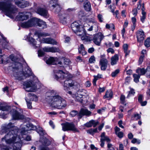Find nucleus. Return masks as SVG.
Segmentation results:
<instances>
[{"instance_id": "nucleus-25", "label": "nucleus", "mask_w": 150, "mask_h": 150, "mask_svg": "<svg viewBox=\"0 0 150 150\" xmlns=\"http://www.w3.org/2000/svg\"><path fill=\"white\" fill-rule=\"evenodd\" d=\"M67 15L65 14H64L61 15L60 17V23L64 25L66 24L67 23Z\"/></svg>"}, {"instance_id": "nucleus-10", "label": "nucleus", "mask_w": 150, "mask_h": 150, "mask_svg": "<svg viewBox=\"0 0 150 150\" xmlns=\"http://www.w3.org/2000/svg\"><path fill=\"white\" fill-rule=\"evenodd\" d=\"M48 5L52 9L54 10L56 12H59L61 8L57 0H50Z\"/></svg>"}, {"instance_id": "nucleus-40", "label": "nucleus", "mask_w": 150, "mask_h": 150, "mask_svg": "<svg viewBox=\"0 0 150 150\" xmlns=\"http://www.w3.org/2000/svg\"><path fill=\"white\" fill-rule=\"evenodd\" d=\"M37 131L40 135H45L46 134L45 131L41 127H39V129H37Z\"/></svg>"}, {"instance_id": "nucleus-5", "label": "nucleus", "mask_w": 150, "mask_h": 150, "mask_svg": "<svg viewBox=\"0 0 150 150\" xmlns=\"http://www.w3.org/2000/svg\"><path fill=\"white\" fill-rule=\"evenodd\" d=\"M71 27L73 31L78 35H83L85 34V29L76 21L71 24Z\"/></svg>"}, {"instance_id": "nucleus-7", "label": "nucleus", "mask_w": 150, "mask_h": 150, "mask_svg": "<svg viewBox=\"0 0 150 150\" xmlns=\"http://www.w3.org/2000/svg\"><path fill=\"white\" fill-rule=\"evenodd\" d=\"M38 20L37 18H33L26 21L22 23L21 25L22 28H24L31 27L37 24V23Z\"/></svg>"}, {"instance_id": "nucleus-20", "label": "nucleus", "mask_w": 150, "mask_h": 150, "mask_svg": "<svg viewBox=\"0 0 150 150\" xmlns=\"http://www.w3.org/2000/svg\"><path fill=\"white\" fill-rule=\"evenodd\" d=\"M41 43L50 44L52 45H56L57 42L51 38H43L41 41Z\"/></svg>"}, {"instance_id": "nucleus-39", "label": "nucleus", "mask_w": 150, "mask_h": 150, "mask_svg": "<svg viewBox=\"0 0 150 150\" xmlns=\"http://www.w3.org/2000/svg\"><path fill=\"white\" fill-rule=\"evenodd\" d=\"M128 45L127 44H124L123 46V48L125 52V56H126L128 55L129 53V52L128 51Z\"/></svg>"}, {"instance_id": "nucleus-1", "label": "nucleus", "mask_w": 150, "mask_h": 150, "mask_svg": "<svg viewBox=\"0 0 150 150\" xmlns=\"http://www.w3.org/2000/svg\"><path fill=\"white\" fill-rule=\"evenodd\" d=\"M1 134H3L6 133L4 137L2 139V142L5 141L7 144H11L13 149L8 148L6 146H3L0 147V150H20L22 145V142L20 137L19 130L13 124L10 122L8 124H4L1 127ZM36 129V127L32 124L28 125L26 127L22 128L20 130L21 135L25 134L27 131Z\"/></svg>"}, {"instance_id": "nucleus-60", "label": "nucleus", "mask_w": 150, "mask_h": 150, "mask_svg": "<svg viewBox=\"0 0 150 150\" xmlns=\"http://www.w3.org/2000/svg\"><path fill=\"white\" fill-rule=\"evenodd\" d=\"M143 99V96L142 95H139L138 97V100L140 103L142 101Z\"/></svg>"}, {"instance_id": "nucleus-61", "label": "nucleus", "mask_w": 150, "mask_h": 150, "mask_svg": "<svg viewBox=\"0 0 150 150\" xmlns=\"http://www.w3.org/2000/svg\"><path fill=\"white\" fill-rule=\"evenodd\" d=\"M92 126L94 127H95L96 125L98 124V121H95L94 120H92Z\"/></svg>"}, {"instance_id": "nucleus-49", "label": "nucleus", "mask_w": 150, "mask_h": 150, "mask_svg": "<svg viewBox=\"0 0 150 150\" xmlns=\"http://www.w3.org/2000/svg\"><path fill=\"white\" fill-rule=\"evenodd\" d=\"M9 108L10 107L7 106H0V110L3 111H8Z\"/></svg>"}, {"instance_id": "nucleus-47", "label": "nucleus", "mask_w": 150, "mask_h": 150, "mask_svg": "<svg viewBox=\"0 0 150 150\" xmlns=\"http://www.w3.org/2000/svg\"><path fill=\"white\" fill-rule=\"evenodd\" d=\"M144 45L146 47H149L150 46V38H148L144 42Z\"/></svg>"}, {"instance_id": "nucleus-8", "label": "nucleus", "mask_w": 150, "mask_h": 150, "mask_svg": "<svg viewBox=\"0 0 150 150\" xmlns=\"http://www.w3.org/2000/svg\"><path fill=\"white\" fill-rule=\"evenodd\" d=\"M63 86L64 89L65 91H67L69 90V87H75L78 88L79 84L75 81H73L71 79H69L64 81Z\"/></svg>"}, {"instance_id": "nucleus-64", "label": "nucleus", "mask_w": 150, "mask_h": 150, "mask_svg": "<svg viewBox=\"0 0 150 150\" xmlns=\"http://www.w3.org/2000/svg\"><path fill=\"white\" fill-rule=\"evenodd\" d=\"M39 150H50L48 147L40 146L39 148Z\"/></svg>"}, {"instance_id": "nucleus-46", "label": "nucleus", "mask_w": 150, "mask_h": 150, "mask_svg": "<svg viewBox=\"0 0 150 150\" xmlns=\"http://www.w3.org/2000/svg\"><path fill=\"white\" fill-rule=\"evenodd\" d=\"M86 25V24H84L83 27L84 28V29H85V30L86 29L89 31H91L93 30V25H91L90 27L88 28V27ZM85 31L86 32L85 30Z\"/></svg>"}, {"instance_id": "nucleus-33", "label": "nucleus", "mask_w": 150, "mask_h": 150, "mask_svg": "<svg viewBox=\"0 0 150 150\" xmlns=\"http://www.w3.org/2000/svg\"><path fill=\"white\" fill-rule=\"evenodd\" d=\"M146 72V71L144 68H138L136 70V72L140 76L144 74Z\"/></svg>"}, {"instance_id": "nucleus-2", "label": "nucleus", "mask_w": 150, "mask_h": 150, "mask_svg": "<svg viewBox=\"0 0 150 150\" xmlns=\"http://www.w3.org/2000/svg\"><path fill=\"white\" fill-rule=\"evenodd\" d=\"M15 67H13V76L15 79L21 80L32 76L34 79L33 81H27L24 83L23 88L28 92H34L37 89L36 83L38 81L37 78L31 71V69L28 67L24 71L23 69L22 64L19 62H15Z\"/></svg>"}, {"instance_id": "nucleus-36", "label": "nucleus", "mask_w": 150, "mask_h": 150, "mask_svg": "<svg viewBox=\"0 0 150 150\" xmlns=\"http://www.w3.org/2000/svg\"><path fill=\"white\" fill-rule=\"evenodd\" d=\"M28 98L29 100L36 101L38 100L37 97L35 95H33L31 93H29L28 95Z\"/></svg>"}, {"instance_id": "nucleus-6", "label": "nucleus", "mask_w": 150, "mask_h": 150, "mask_svg": "<svg viewBox=\"0 0 150 150\" xmlns=\"http://www.w3.org/2000/svg\"><path fill=\"white\" fill-rule=\"evenodd\" d=\"M61 125L62 126V129L64 131L71 130L75 132H79L78 129L73 123L66 122L62 124Z\"/></svg>"}, {"instance_id": "nucleus-21", "label": "nucleus", "mask_w": 150, "mask_h": 150, "mask_svg": "<svg viewBox=\"0 0 150 150\" xmlns=\"http://www.w3.org/2000/svg\"><path fill=\"white\" fill-rule=\"evenodd\" d=\"M30 34H29L27 36L26 40L29 42L30 44L33 46L34 47H38V46L36 45V41L33 38L30 37Z\"/></svg>"}, {"instance_id": "nucleus-19", "label": "nucleus", "mask_w": 150, "mask_h": 150, "mask_svg": "<svg viewBox=\"0 0 150 150\" xmlns=\"http://www.w3.org/2000/svg\"><path fill=\"white\" fill-rule=\"evenodd\" d=\"M136 37L138 42H141L142 41L145 37L144 31L142 30H138L137 32Z\"/></svg>"}, {"instance_id": "nucleus-30", "label": "nucleus", "mask_w": 150, "mask_h": 150, "mask_svg": "<svg viewBox=\"0 0 150 150\" xmlns=\"http://www.w3.org/2000/svg\"><path fill=\"white\" fill-rule=\"evenodd\" d=\"M83 21L86 23L88 22L93 23L95 24L94 25H96V21L94 20V18H89L86 17V18L84 19Z\"/></svg>"}, {"instance_id": "nucleus-54", "label": "nucleus", "mask_w": 150, "mask_h": 150, "mask_svg": "<svg viewBox=\"0 0 150 150\" xmlns=\"http://www.w3.org/2000/svg\"><path fill=\"white\" fill-rule=\"evenodd\" d=\"M132 142L133 143H137V144H139L140 143V140L136 139L134 138L132 141Z\"/></svg>"}, {"instance_id": "nucleus-11", "label": "nucleus", "mask_w": 150, "mask_h": 150, "mask_svg": "<svg viewBox=\"0 0 150 150\" xmlns=\"http://www.w3.org/2000/svg\"><path fill=\"white\" fill-rule=\"evenodd\" d=\"M104 37V36L101 33H99L94 36L93 41L96 45L100 46L101 40Z\"/></svg>"}, {"instance_id": "nucleus-29", "label": "nucleus", "mask_w": 150, "mask_h": 150, "mask_svg": "<svg viewBox=\"0 0 150 150\" xmlns=\"http://www.w3.org/2000/svg\"><path fill=\"white\" fill-rule=\"evenodd\" d=\"M105 133L104 132H103L101 134L100 136L101 140H103L104 142L106 141L108 143L110 142V139L108 137L105 136Z\"/></svg>"}, {"instance_id": "nucleus-44", "label": "nucleus", "mask_w": 150, "mask_h": 150, "mask_svg": "<svg viewBox=\"0 0 150 150\" xmlns=\"http://www.w3.org/2000/svg\"><path fill=\"white\" fill-rule=\"evenodd\" d=\"M133 76L134 78V81L136 83H137L139 81V79L140 77V76L139 75H137L136 74H134L133 75Z\"/></svg>"}, {"instance_id": "nucleus-32", "label": "nucleus", "mask_w": 150, "mask_h": 150, "mask_svg": "<svg viewBox=\"0 0 150 150\" xmlns=\"http://www.w3.org/2000/svg\"><path fill=\"white\" fill-rule=\"evenodd\" d=\"M78 15L79 18H80L82 20H83V21H84V19L86 18L85 13L83 11H80L78 13Z\"/></svg>"}, {"instance_id": "nucleus-38", "label": "nucleus", "mask_w": 150, "mask_h": 150, "mask_svg": "<svg viewBox=\"0 0 150 150\" xmlns=\"http://www.w3.org/2000/svg\"><path fill=\"white\" fill-rule=\"evenodd\" d=\"M86 33L83 35H80L82 36L81 39L82 40H84L86 42H90L91 40V38L85 35Z\"/></svg>"}, {"instance_id": "nucleus-55", "label": "nucleus", "mask_w": 150, "mask_h": 150, "mask_svg": "<svg viewBox=\"0 0 150 150\" xmlns=\"http://www.w3.org/2000/svg\"><path fill=\"white\" fill-rule=\"evenodd\" d=\"M144 57V55H142L139 57V64H141L143 62Z\"/></svg>"}, {"instance_id": "nucleus-26", "label": "nucleus", "mask_w": 150, "mask_h": 150, "mask_svg": "<svg viewBox=\"0 0 150 150\" xmlns=\"http://www.w3.org/2000/svg\"><path fill=\"white\" fill-rule=\"evenodd\" d=\"M118 59L119 57L117 54H115L111 58V65H113L116 64Z\"/></svg>"}, {"instance_id": "nucleus-28", "label": "nucleus", "mask_w": 150, "mask_h": 150, "mask_svg": "<svg viewBox=\"0 0 150 150\" xmlns=\"http://www.w3.org/2000/svg\"><path fill=\"white\" fill-rule=\"evenodd\" d=\"M112 97V93L110 90L107 91L105 93V95L104 96V98H108L110 99Z\"/></svg>"}, {"instance_id": "nucleus-58", "label": "nucleus", "mask_w": 150, "mask_h": 150, "mask_svg": "<svg viewBox=\"0 0 150 150\" xmlns=\"http://www.w3.org/2000/svg\"><path fill=\"white\" fill-rule=\"evenodd\" d=\"M108 150H115L114 148L112 146V144H111L108 143Z\"/></svg>"}, {"instance_id": "nucleus-4", "label": "nucleus", "mask_w": 150, "mask_h": 150, "mask_svg": "<svg viewBox=\"0 0 150 150\" xmlns=\"http://www.w3.org/2000/svg\"><path fill=\"white\" fill-rule=\"evenodd\" d=\"M5 1L4 2H1L0 1V10L4 12L9 17L13 18V14L15 13L16 9H14L13 6L11 4L10 0Z\"/></svg>"}, {"instance_id": "nucleus-59", "label": "nucleus", "mask_w": 150, "mask_h": 150, "mask_svg": "<svg viewBox=\"0 0 150 150\" xmlns=\"http://www.w3.org/2000/svg\"><path fill=\"white\" fill-rule=\"evenodd\" d=\"M44 54V52L41 50H39L38 51V56L39 57L43 56Z\"/></svg>"}, {"instance_id": "nucleus-63", "label": "nucleus", "mask_w": 150, "mask_h": 150, "mask_svg": "<svg viewBox=\"0 0 150 150\" xmlns=\"http://www.w3.org/2000/svg\"><path fill=\"white\" fill-rule=\"evenodd\" d=\"M132 22L133 23L134 26L135 27V23L136 21V19L134 17L132 18Z\"/></svg>"}, {"instance_id": "nucleus-53", "label": "nucleus", "mask_w": 150, "mask_h": 150, "mask_svg": "<svg viewBox=\"0 0 150 150\" xmlns=\"http://www.w3.org/2000/svg\"><path fill=\"white\" fill-rule=\"evenodd\" d=\"M84 125L88 127H92V120L89 121L88 122L85 124Z\"/></svg>"}, {"instance_id": "nucleus-51", "label": "nucleus", "mask_w": 150, "mask_h": 150, "mask_svg": "<svg viewBox=\"0 0 150 150\" xmlns=\"http://www.w3.org/2000/svg\"><path fill=\"white\" fill-rule=\"evenodd\" d=\"M120 72V70L119 69L116 70L112 72L111 74V76L113 77L115 76Z\"/></svg>"}, {"instance_id": "nucleus-14", "label": "nucleus", "mask_w": 150, "mask_h": 150, "mask_svg": "<svg viewBox=\"0 0 150 150\" xmlns=\"http://www.w3.org/2000/svg\"><path fill=\"white\" fill-rule=\"evenodd\" d=\"M0 39L1 41L0 42V47L5 49H8V47L9 46V43L6 40L5 38L4 37L3 35H0Z\"/></svg>"}, {"instance_id": "nucleus-35", "label": "nucleus", "mask_w": 150, "mask_h": 150, "mask_svg": "<svg viewBox=\"0 0 150 150\" xmlns=\"http://www.w3.org/2000/svg\"><path fill=\"white\" fill-rule=\"evenodd\" d=\"M7 58V56L4 55H0V63L5 64V63L7 62V60H4V59H6Z\"/></svg>"}, {"instance_id": "nucleus-31", "label": "nucleus", "mask_w": 150, "mask_h": 150, "mask_svg": "<svg viewBox=\"0 0 150 150\" xmlns=\"http://www.w3.org/2000/svg\"><path fill=\"white\" fill-rule=\"evenodd\" d=\"M57 59V58H54L53 57H50L46 61V63L47 64H53L55 63V61Z\"/></svg>"}, {"instance_id": "nucleus-56", "label": "nucleus", "mask_w": 150, "mask_h": 150, "mask_svg": "<svg viewBox=\"0 0 150 150\" xmlns=\"http://www.w3.org/2000/svg\"><path fill=\"white\" fill-rule=\"evenodd\" d=\"M94 78L93 80V84L94 85H96V82L97 80L99 79L98 77L97 76H94Z\"/></svg>"}, {"instance_id": "nucleus-48", "label": "nucleus", "mask_w": 150, "mask_h": 150, "mask_svg": "<svg viewBox=\"0 0 150 150\" xmlns=\"http://www.w3.org/2000/svg\"><path fill=\"white\" fill-rule=\"evenodd\" d=\"M135 93V92L134 90L132 88H131L130 91L129 92V93L127 95V97H129L132 95L133 96Z\"/></svg>"}, {"instance_id": "nucleus-13", "label": "nucleus", "mask_w": 150, "mask_h": 150, "mask_svg": "<svg viewBox=\"0 0 150 150\" xmlns=\"http://www.w3.org/2000/svg\"><path fill=\"white\" fill-rule=\"evenodd\" d=\"M35 11L37 13L45 18H47L49 17L47 11L45 8L38 7L36 9Z\"/></svg>"}, {"instance_id": "nucleus-22", "label": "nucleus", "mask_w": 150, "mask_h": 150, "mask_svg": "<svg viewBox=\"0 0 150 150\" xmlns=\"http://www.w3.org/2000/svg\"><path fill=\"white\" fill-rule=\"evenodd\" d=\"M43 50L45 52H58L59 51V49L55 47H45L43 48Z\"/></svg>"}, {"instance_id": "nucleus-57", "label": "nucleus", "mask_w": 150, "mask_h": 150, "mask_svg": "<svg viewBox=\"0 0 150 150\" xmlns=\"http://www.w3.org/2000/svg\"><path fill=\"white\" fill-rule=\"evenodd\" d=\"M116 134L119 138H122L123 136V133L122 132H119Z\"/></svg>"}, {"instance_id": "nucleus-41", "label": "nucleus", "mask_w": 150, "mask_h": 150, "mask_svg": "<svg viewBox=\"0 0 150 150\" xmlns=\"http://www.w3.org/2000/svg\"><path fill=\"white\" fill-rule=\"evenodd\" d=\"M141 116L138 113L134 114L133 116L131 117V119L132 120H137L140 119Z\"/></svg>"}, {"instance_id": "nucleus-23", "label": "nucleus", "mask_w": 150, "mask_h": 150, "mask_svg": "<svg viewBox=\"0 0 150 150\" xmlns=\"http://www.w3.org/2000/svg\"><path fill=\"white\" fill-rule=\"evenodd\" d=\"M72 97L74 98H75L77 101L82 103L83 101V96L82 95L78 93H75V94L72 95Z\"/></svg>"}, {"instance_id": "nucleus-3", "label": "nucleus", "mask_w": 150, "mask_h": 150, "mask_svg": "<svg viewBox=\"0 0 150 150\" xmlns=\"http://www.w3.org/2000/svg\"><path fill=\"white\" fill-rule=\"evenodd\" d=\"M45 99L51 107L54 109L62 110L67 106L66 101L59 95L55 90L48 91L46 93Z\"/></svg>"}, {"instance_id": "nucleus-24", "label": "nucleus", "mask_w": 150, "mask_h": 150, "mask_svg": "<svg viewBox=\"0 0 150 150\" xmlns=\"http://www.w3.org/2000/svg\"><path fill=\"white\" fill-rule=\"evenodd\" d=\"M83 6L85 10L87 11H89L91 9V4L89 1L86 0L83 4Z\"/></svg>"}, {"instance_id": "nucleus-17", "label": "nucleus", "mask_w": 150, "mask_h": 150, "mask_svg": "<svg viewBox=\"0 0 150 150\" xmlns=\"http://www.w3.org/2000/svg\"><path fill=\"white\" fill-rule=\"evenodd\" d=\"M91 114V112L87 109L85 108H81L79 113L78 115L79 118H81L83 116L86 115L89 116Z\"/></svg>"}, {"instance_id": "nucleus-27", "label": "nucleus", "mask_w": 150, "mask_h": 150, "mask_svg": "<svg viewBox=\"0 0 150 150\" xmlns=\"http://www.w3.org/2000/svg\"><path fill=\"white\" fill-rule=\"evenodd\" d=\"M38 20L37 23V24L38 26L42 27L43 28H45L47 27L46 24L45 22L39 19L38 18Z\"/></svg>"}, {"instance_id": "nucleus-34", "label": "nucleus", "mask_w": 150, "mask_h": 150, "mask_svg": "<svg viewBox=\"0 0 150 150\" xmlns=\"http://www.w3.org/2000/svg\"><path fill=\"white\" fill-rule=\"evenodd\" d=\"M38 35L39 38H40L42 37H46L49 36V34L47 33L42 32H36L35 33Z\"/></svg>"}, {"instance_id": "nucleus-16", "label": "nucleus", "mask_w": 150, "mask_h": 150, "mask_svg": "<svg viewBox=\"0 0 150 150\" xmlns=\"http://www.w3.org/2000/svg\"><path fill=\"white\" fill-rule=\"evenodd\" d=\"M15 4L21 8H24L29 6V3L22 0H14Z\"/></svg>"}, {"instance_id": "nucleus-45", "label": "nucleus", "mask_w": 150, "mask_h": 150, "mask_svg": "<svg viewBox=\"0 0 150 150\" xmlns=\"http://www.w3.org/2000/svg\"><path fill=\"white\" fill-rule=\"evenodd\" d=\"M142 16L141 18V20L142 23H144L146 18V12L145 11H143L142 12Z\"/></svg>"}, {"instance_id": "nucleus-37", "label": "nucleus", "mask_w": 150, "mask_h": 150, "mask_svg": "<svg viewBox=\"0 0 150 150\" xmlns=\"http://www.w3.org/2000/svg\"><path fill=\"white\" fill-rule=\"evenodd\" d=\"M79 51L80 53H81L83 55H85L86 54V52L85 50V48L83 45L81 44L80 45V47L79 49Z\"/></svg>"}, {"instance_id": "nucleus-9", "label": "nucleus", "mask_w": 150, "mask_h": 150, "mask_svg": "<svg viewBox=\"0 0 150 150\" xmlns=\"http://www.w3.org/2000/svg\"><path fill=\"white\" fill-rule=\"evenodd\" d=\"M11 113L14 120L22 119L24 118V116L22 114V110L19 108H17L15 110H11Z\"/></svg>"}, {"instance_id": "nucleus-42", "label": "nucleus", "mask_w": 150, "mask_h": 150, "mask_svg": "<svg viewBox=\"0 0 150 150\" xmlns=\"http://www.w3.org/2000/svg\"><path fill=\"white\" fill-rule=\"evenodd\" d=\"M25 100L27 103L28 108L29 109H31L32 107L31 100H29V99L27 97L25 98Z\"/></svg>"}, {"instance_id": "nucleus-43", "label": "nucleus", "mask_w": 150, "mask_h": 150, "mask_svg": "<svg viewBox=\"0 0 150 150\" xmlns=\"http://www.w3.org/2000/svg\"><path fill=\"white\" fill-rule=\"evenodd\" d=\"M105 27L106 28L110 29V30L115 29V26L113 24H107L106 25Z\"/></svg>"}, {"instance_id": "nucleus-62", "label": "nucleus", "mask_w": 150, "mask_h": 150, "mask_svg": "<svg viewBox=\"0 0 150 150\" xmlns=\"http://www.w3.org/2000/svg\"><path fill=\"white\" fill-rule=\"evenodd\" d=\"M98 18L99 21L102 22L103 20V18L102 15L100 14H99L98 16Z\"/></svg>"}, {"instance_id": "nucleus-52", "label": "nucleus", "mask_w": 150, "mask_h": 150, "mask_svg": "<svg viewBox=\"0 0 150 150\" xmlns=\"http://www.w3.org/2000/svg\"><path fill=\"white\" fill-rule=\"evenodd\" d=\"M78 113L77 111L73 110L70 112V115L72 117H74L76 115H78Z\"/></svg>"}, {"instance_id": "nucleus-18", "label": "nucleus", "mask_w": 150, "mask_h": 150, "mask_svg": "<svg viewBox=\"0 0 150 150\" xmlns=\"http://www.w3.org/2000/svg\"><path fill=\"white\" fill-rule=\"evenodd\" d=\"M108 64V61L106 59L101 58L100 61V65L101 66V69L103 71L105 70L107 67Z\"/></svg>"}, {"instance_id": "nucleus-50", "label": "nucleus", "mask_w": 150, "mask_h": 150, "mask_svg": "<svg viewBox=\"0 0 150 150\" xmlns=\"http://www.w3.org/2000/svg\"><path fill=\"white\" fill-rule=\"evenodd\" d=\"M95 61V58L94 56H91L89 59V62L90 63H94Z\"/></svg>"}, {"instance_id": "nucleus-15", "label": "nucleus", "mask_w": 150, "mask_h": 150, "mask_svg": "<svg viewBox=\"0 0 150 150\" xmlns=\"http://www.w3.org/2000/svg\"><path fill=\"white\" fill-rule=\"evenodd\" d=\"M30 13L29 12H21L17 16L18 19L20 21H24L27 19Z\"/></svg>"}, {"instance_id": "nucleus-12", "label": "nucleus", "mask_w": 150, "mask_h": 150, "mask_svg": "<svg viewBox=\"0 0 150 150\" xmlns=\"http://www.w3.org/2000/svg\"><path fill=\"white\" fill-rule=\"evenodd\" d=\"M54 72V78L57 80L60 81L64 78L65 74L62 70H55Z\"/></svg>"}]
</instances>
